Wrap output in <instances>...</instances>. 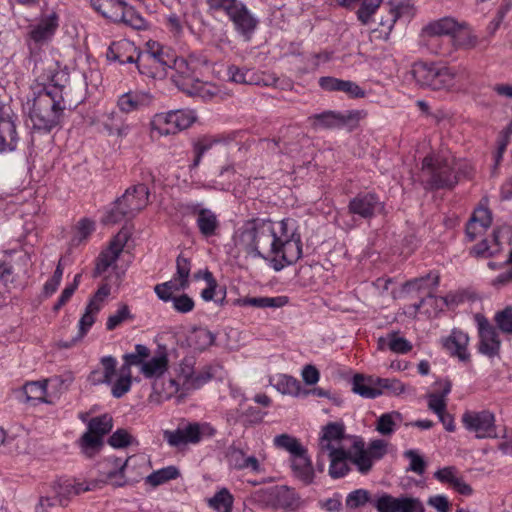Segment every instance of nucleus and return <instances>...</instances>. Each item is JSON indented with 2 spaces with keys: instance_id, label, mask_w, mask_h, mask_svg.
Masks as SVG:
<instances>
[{
  "instance_id": "1",
  "label": "nucleus",
  "mask_w": 512,
  "mask_h": 512,
  "mask_svg": "<svg viewBox=\"0 0 512 512\" xmlns=\"http://www.w3.org/2000/svg\"><path fill=\"white\" fill-rule=\"evenodd\" d=\"M238 252L262 257L274 270L294 264L302 256V241L293 219L280 221L252 220L245 222L233 234Z\"/></svg>"
},
{
  "instance_id": "2",
  "label": "nucleus",
  "mask_w": 512,
  "mask_h": 512,
  "mask_svg": "<svg viewBox=\"0 0 512 512\" xmlns=\"http://www.w3.org/2000/svg\"><path fill=\"white\" fill-rule=\"evenodd\" d=\"M68 82V73L52 62L37 76L23 104L33 129L47 133L61 124Z\"/></svg>"
},
{
  "instance_id": "3",
  "label": "nucleus",
  "mask_w": 512,
  "mask_h": 512,
  "mask_svg": "<svg viewBox=\"0 0 512 512\" xmlns=\"http://www.w3.org/2000/svg\"><path fill=\"white\" fill-rule=\"evenodd\" d=\"M208 371H195L191 359L182 360L167 379L153 382V394L159 401L177 398L182 400L189 392L199 389L211 379Z\"/></svg>"
},
{
  "instance_id": "4",
  "label": "nucleus",
  "mask_w": 512,
  "mask_h": 512,
  "mask_svg": "<svg viewBox=\"0 0 512 512\" xmlns=\"http://www.w3.org/2000/svg\"><path fill=\"white\" fill-rule=\"evenodd\" d=\"M468 175V163L457 161L449 151L432 153L422 163V180L430 188H451L461 176Z\"/></svg>"
},
{
  "instance_id": "5",
  "label": "nucleus",
  "mask_w": 512,
  "mask_h": 512,
  "mask_svg": "<svg viewBox=\"0 0 512 512\" xmlns=\"http://www.w3.org/2000/svg\"><path fill=\"white\" fill-rule=\"evenodd\" d=\"M123 364L117 368L118 361L112 355L102 356L99 365L88 376L92 385H107L114 398H121L127 394L132 387V371L127 358L123 355Z\"/></svg>"
},
{
  "instance_id": "6",
  "label": "nucleus",
  "mask_w": 512,
  "mask_h": 512,
  "mask_svg": "<svg viewBox=\"0 0 512 512\" xmlns=\"http://www.w3.org/2000/svg\"><path fill=\"white\" fill-rule=\"evenodd\" d=\"M169 71L175 85L192 97L209 100L220 93L217 85L211 82H202L195 75V62H189L183 57H173Z\"/></svg>"
},
{
  "instance_id": "7",
  "label": "nucleus",
  "mask_w": 512,
  "mask_h": 512,
  "mask_svg": "<svg viewBox=\"0 0 512 512\" xmlns=\"http://www.w3.org/2000/svg\"><path fill=\"white\" fill-rule=\"evenodd\" d=\"M130 369L133 366L139 367V372L146 379L154 381L167 379L162 377L169 367V356L165 346H159L151 355L150 349L143 344H136L134 351L127 353Z\"/></svg>"
},
{
  "instance_id": "8",
  "label": "nucleus",
  "mask_w": 512,
  "mask_h": 512,
  "mask_svg": "<svg viewBox=\"0 0 512 512\" xmlns=\"http://www.w3.org/2000/svg\"><path fill=\"white\" fill-rule=\"evenodd\" d=\"M412 74L420 86L433 90H450L457 83V71L443 64L419 62L414 64Z\"/></svg>"
},
{
  "instance_id": "9",
  "label": "nucleus",
  "mask_w": 512,
  "mask_h": 512,
  "mask_svg": "<svg viewBox=\"0 0 512 512\" xmlns=\"http://www.w3.org/2000/svg\"><path fill=\"white\" fill-rule=\"evenodd\" d=\"M91 6L104 18L115 22L123 23L135 30H145L148 22L134 7L123 0H90Z\"/></svg>"
},
{
  "instance_id": "10",
  "label": "nucleus",
  "mask_w": 512,
  "mask_h": 512,
  "mask_svg": "<svg viewBox=\"0 0 512 512\" xmlns=\"http://www.w3.org/2000/svg\"><path fill=\"white\" fill-rule=\"evenodd\" d=\"M209 7L223 11L232 21L235 30L249 40L257 26L258 20L240 0H207Z\"/></svg>"
},
{
  "instance_id": "11",
  "label": "nucleus",
  "mask_w": 512,
  "mask_h": 512,
  "mask_svg": "<svg viewBox=\"0 0 512 512\" xmlns=\"http://www.w3.org/2000/svg\"><path fill=\"white\" fill-rule=\"evenodd\" d=\"M260 500L272 509L296 512L304 506L300 495L286 485H277L260 491Z\"/></svg>"
},
{
  "instance_id": "12",
  "label": "nucleus",
  "mask_w": 512,
  "mask_h": 512,
  "mask_svg": "<svg viewBox=\"0 0 512 512\" xmlns=\"http://www.w3.org/2000/svg\"><path fill=\"white\" fill-rule=\"evenodd\" d=\"M59 14L55 10L41 13L29 26L27 44L30 50L49 43L59 27Z\"/></svg>"
},
{
  "instance_id": "13",
  "label": "nucleus",
  "mask_w": 512,
  "mask_h": 512,
  "mask_svg": "<svg viewBox=\"0 0 512 512\" xmlns=\"http://www.w3.org/2000/svg\"><path fill=\"white\" fill-rule=\"evenodd\" d=\"M79 418L87 426V431L81 437L83 448H93L102 446L103 437L108 434L112 427V417L109 414H102L96 417H90L89 413L79 414Z\"/></svg>"
},
{
  "instance_id": "14",
  "label": "nucleus",
  "mask_w": 512,
  "mask_h": 512,
  "mask_svg": "<svg viewBox=\"0 0 512 512\" xmlns=\"http://www.w3.org/2000/svg\"><path fill=\"white\" fill-rule=\"evenodd\" d=\"M462 423L465 429L477 438L499 437L495 425V415L489 410L466 411L462 415Z\"/></svg>"
},
{
  "instance_id": "15",
  "label": "nucleus",
  "mask_w": 512,
  "mask_h": 512,
  "mask_svg": "<svg viewBox=\"0 0 512 512\" xmlns=\"http://www.w3.org/2000/svg\"><path fill=\"white\" fill-rule=\"evenodd\" d=\"M214 434L211 425L204 423H190L178 427L175 431L165 432V439L170 446H178L182 444H195L203 438L210 437Z\"/></svg>"
},
{
  "instance_id": "16",
  "label": "nucleus",
  "mask_w": 512,
  "mask_h": 512,
  "mask_svg": "<svg viewBox=\"0 0 512 512\" xmlns=\"http://www.w3.org/2000/svg\"><path fill=\"white\" fill-rule=\"evenodd\" d=\"M474 320L479 335V352L489 358L499 355L501 341L495 328L489 323L486 317L476 314Z\"/></svg>"
},
{
  "instance_id": "17",
  "label": "nucleus",
  "mask_w": 512,
  "mask_h": 512,
  "mask_svg": "<svg viewBox=\"0 0 512 512\" xmlns=\"http://www.w3.org/2000/svg\"><path fill=\"white\" fill-rule=\"evenodd\" d=\"M148 200L147 186L138 184L128 188L122 197L116 200V208H121V213L128 214L131 218L147 206Z\"/></svg>"
},
{
  "instance_id": "18",
  "label": "nucleus",
  "mask_w": 512,
  "mask_h": 512,
  "mask_svg": "<svg viewBox=\"0 0 512 512\" xmlns=\"http://www.w3.org/2000/svg\"><path fill=\"white\" fill-rule=\"evenodd\" d=\"M191 215L195 219L196 226L200 234L205 238L216 235L220 221L218 215L211 209L205 207L201 203H194L189 206Z\"/></svg>"
},
{
  "instance_id": "19",
  "label": "nucleus",
  "mask_w": 512,
  "mask_h": 512,
  "mask_svg": "<svg viewBox=\"0 0 512 512\" xmlns=\"http://www.w3.org/2000/svg\"><path fill=\"white\" fill-rule=\"evenodd\" d=\"M469 340L470 338L466 332L454 328L449 335L441 338V345L450 356L466 362L470 359Z\"/></svg>"
},
{
  "instance_id": "20",
  "label": "nucleus",
  "mask_w": 512,
  "mask_h": 512,
  "mask_svg": "<svg viewBox=\"0 0 512 512\" xmlns=\"http://www.w3.org/2000/svg\"><path fill=\"white\" fill-rule=\"evenodd\" d=\"M128 240L126 232H119L110 242L109 246L100 253L97 264L96 272L103 274L110 268L115 267V263L122 253Z\"/></svg>"
},
{
  "instance_id": "21",
  "label": "nucleus",
  "mask_w": 512,
  "mask_h": 512,
  "mask_svg": "<svg viewBox=\"0 0 512 512\" xmlns=\"http://www.w3.org/2000/svg\"><path fill=\"white\" fill-rule=\"evenodd\" d=\"M458 23L454 18L443 17L434 21L429 22L423 27L421 31V37L431 45L437 41L439 37L450 36L453 37L455 31L458 28Z\"/></svg>"
},
{
  "instance_id": "22",
  "label": "nucleus",
  "mask_w": 512,
  "mask_h": 512,
  "mask_svg": "<svg viewBox=\"0 0 512 512\" xmlns=\"http://www.w3.org/2000/svg\"><path fill=\"white\" fill-rule=\"evenodd\" d=\"M172 57L153 58L149 55H138L137 68L142 75L153 79H162L169 74Z\"/></svg>"
},
{
  "instance_id": "23",
  "label": "nucleus",
  "mask_w": 512,
  "mask_h": 512,
  "mask_svg": "<svg viewBox=\"0 0 512 512\" xmlns=\"http://www.w3.org/2000/svg\"><path fill=\"white\" fill-rule=\"evenodd\" d=\"M19 137L12 116L0 105V153L14 151Z\"/></svg>"
},
{
  "instance_id": "24",
  "label": "nucleus",
  "mask_w": 512,
  "mask_h": 512,
  "mask_svg": "<svg viewBox=\"0 0 512 512\" xmlns=\"http://www.w3.org/2000/svg\"><path fill=\"white\" fill-rule=\"evenodd\" d=\"M291 452V467L294 476L303 484L309 485L313 482L315 468L313 467L308 450H289Z\"/></svg>"
},
{
  "instance_id": "25",
  "label": "nucleus",
  "mask_w": 512,
  "mask_h": 512,
  "mask_svg": "<svg viewBox=\"0 0 512 512\" xmlns=\"http://www.w3.org/2000/svg\"><path fill=\"white\" fill-rule=\"evenodd\" d=\"M153 102L150 92L144 90H130L119 96L117 106L124 113H131L149 107Z\"/></svg>"
},
{
  "instance_id": "26",
  "label": "nucleus",
  "mask_w": 512,
  "mask_h": 512,
  "mask_svg": "<svg viewBox=\"0 0 512 512\" xmlns=\"http://www.w3.org/2000/svg\"><path fill=\"white\" fill-rule=\"evenodd\" d=\"M382 209L380 200L374 194H360L353 198L349 204L352 214L362 218H371L377 211Z\"/></svg>"
},
{
  "instance_id": "27",
  "label": "nucleus",
  "mask_w": 512,
  "mask_h": 512,
  "mask_svg": "<svg viewBox=\"0 0 512 512\" xmlns=\"http://www.w3.org/2000/svg\"><path fill=\"white\" fill-rule=\"evenodd\" d=\"M492 223L490 211L482 206L476 208L472 217L466 225V235L469 240H475L482 236Z\"/></svg>"
},
{
  "instance_id": "28",
  "label": "nucleus",
  "mask_w": 512,
  "mask_h": 512,
  "mask_svg": "<svg viewBox=\"0 0 512 512\" xmlns=\"http://www.w3.org/2000/svg\"><path fill=\"white\" fill-rule=\"evenodd\" d=\"M99 122L110 136L125 137L130 131V126L115 110L106 111L101 114Z\"/></svg>"
},
{
  "instance_id": "29",
  "label": "nucleus",
  "mask_w": 512,
  "mask_h": 512,
  "mask_svg": "<svg viewBox=\"0 0 512 512\" xmlns=\"http://www.w3.org/2000/svg\"><path fill=\"white\" fill-rule=\"evenodd\" d=\"M386 450H347L349 461L357 470L366 474L372 468L373 461L381 459Z\"/></svg>"
},
{
  "instance_id": "30",
  "label": "nucleus",
  "mask_w": 512,
  "mask_h": 512,
  "mask_svg": "<svg viewBox=\"0 0 512 512\" xmlns=\"http://www.w3.org/2000/svg\"><path fill=\"white\" fill-rule=\"evenodd\" d=\"M135 53V45L127 39H121L111 43L107 50V59L121 64L132 63L135 61Z\"/></svg>"
},
{
  "instance_id": "31",
  "label": "nucleus",
  "mask_w": 512,
  "mask_h": 512,
  "mask_svg": "<svg viewBox=\"0 0 512 512\" xmlns=\"http://www.w3.org/2000/svg\"><path fill=\"white\" fill-rule=\"evenodd\" d=\"M289 298L285 295L275 297H242L236 300L235 304L239 307L256 308H282L287 305Z\"/></svg>"
},
{
  "instance_id": "32",
  "label": "nucleus",
  "mask_w": 512,
  "mask_h": 512,
  "mask_svg": "<svg viewBox=\"0 0 512 512\" xmlns=\"http://www.w3.org/2000/svg\"><path fill=\"white\" fill-rule=\"evenodd\" d=\"M352 391L355 394L367 399H374L381 395L379 387L376 385V377H366L356 374L352 378Z\"/></svg>"
},
{
  "instance_id": "33",
  "label": "nucleus",
  "mask_w": 512,
  "mask_h": 512,
  "mask_svg": "<svg viewBox=\"0 0 512 512\" xmlns=\"http://www.w3.org/2000/svg\"><path fill=\"white\" fill-rule=\"evenodd\" d=\"M377 344L379 350L384 351L389 349L397 354H406L412 349L411 343L396 332L379 337Z\"/></svg>"
},
{
  "instance_id": "34",
  "label": "nucleus",
  "mask_w": 512,
  "mask_h": 512,
  "mask_svg": "<svg viewBox=\"0 0 512 512\" xmlns=\"http://www.w3.org/2000/svg\"><path fill=\"white\" fill-rule=\"evenodd\" d=\"M270 383L281 394L293 397L302 396V386L300 382L287 374H278L271 378Z\"/></svg>"
},
{
  "instance_id": "35",
  "label": "nucleus",
  "mask_w": 512,
  "mask_h": 512,
  "mask_svg": "<svg viewBox=\"0 0 512 512\" xmlns=\"http://www.w3.org/2000/svg\"><path fill=\"white\" fill-rule=\"evenodd\" d=\"M230 467L235 469H249L253 472L260 471V463L255 456L247 455L244 450H229L226 454Z\"/></svg>"
},
{
  "instance_id": "36",
  "label": "nucleus",
  "mask_w": 512,
  "mask_h": 512,
  "mask_svg": "<svg viewBox=\"0 0 512 512\" xmlns=\"http://www.w3.org/2000/svg\"><path fill=\"white\" fill-rule=\"evenodd\" d=\"M171 113L162 112L155 114L150 122L151 134L161 136H168L178 133L177 126L174 124Z\"/></svg>"
},
{
  "instance_id": "37",
  "label": "nucleus",
  "mask_w": 512,
  "mask_h": 512,
  "mask_svg": "<svg viewBox=\"0 0 512 512\" xmlns=\"http://www.w3.org/2000/svg\"><path fill=\"white\" fill-rule=\"evenodd\" d=\"M328 460L330 461L329 475L332 478H340L345 476L349 468V457L347 450H329Z\"/></svg>"
},
{
  "instance_id": "38",
  "label": "nucleus",
  "mask_w": 512,
  "mask_h": 512,
  "mask_svg": "<svg viewBox=\"0 0 512 512\" xmlns=\"http://www.w3.org/2000/svg\"><path fill=\"white\" fill-rule=\"evenodd\" d=\"M188 287L186 283L172 276L169 281L155 285L154 292L161 301L169 302L170 299H173L174 296L186 290Z\"/></svg>"
},
{
  "instance_id": "39",
  "label": "nucleus",
  "mask_w": 512,
  "mask_h": 512,
  "mask_svg": "<svg viewBox=\"0 0 512 512\" xmlns=\"http://www.w3.org/2000/svg\"><path fill=\"white\" fill-rule=\"evenodd\" d=\"M345 435V426L342 422H330L322 427L320 434L321 448H333L332 444L340 442Z\"/></svg>"
},
{
  "instance_id": "40",
  "label": "nucleus",
  "mask_w": 512,
  "mask_h": 512,
  "mask_svg": "<svg viewBox=\"0 0 512 512\" xmlns=\"http://www.w3.org/2000/svg\"><path fill=\"white\" fill-rule=\"evenodd\" d=\"M439 284V276L436 273H429L424 277H420L407 282L404 289L407 292L416 291L418 293L430 294Z\"/></svg>"
},
{
  "instance_id": "41",
  "label": "nucleus",
  "mask_w": 512,
  "mask_h": 512,
  "mask_svg": "<svg viewBox=\"0 0 512 512\" xmlns=\"http://www.w3.org/2000/svg\"><path fill=\"white\" fill-rule=\"evenodd\" d=\"M187 341L191 348L202 351L213 345L215 334L207 328L198 327L190 332Z\"/></svg>"
},
{
  "instance_id": "42",
  "label": "nucleus",
  "mask_w": 512,
  "mask_h": 512,
  "mask_svg": "<svg viewBox=\"0 0 512 512\" xmlns=\"http://www.w3.org/2000/svg\"><path fill=\"white\" fill-rule=\"evenodd\" d=\"M129 458L122 461L120 458L112 457L107 460L112 467L106 473V479L114 487H123L127 481L124 477V471L128 467Z\"/></svg>"
},
{
  "instance_id": "43",
  "label": "nucleus",
  "mask_w": 512,
  "mask_h": 512,
  "mask_svg": "<svg viewBox=\"0 0 512 512\" xmlns=\"http://www.w3.org/2000/svg\"><path fill=\"white\" fill-rule=\"evenodd\" d=\"M23 393L26 402L33 403H50L46 398L47 394V380L32 381L23 386Z\"/></svg>"
},
{
  "instance_id": "44",
  "label": "nucleus",
  "mask_w": 512,
  "mask_h": 512,
  "mask_svg": "<svg viewBox=\"0 0 512 512\" xmlns=\"http://www.w3.org/2000/svg\"><path fill=\"white\" fill-rule=\"evenodd\" d=\"M376 385L381 391V395L386 393L392 396H400L409 393L411 388L397 378L376 377Z\"/></svg>"
},
{
  "instance_id": "45",
  "label": "nucleus",
  "mask_w": 512,
  "mask_h": 512,
  "mask_svg": "<svg viewBox=\"0 0 512 512\" xmlns=\"http://www.w3.org/2000/svg\"><path fill=\"white\" fill-rule=\"evenodd\" d=\"M452 39L455 46L461 49L474 48L478 43L477 36L464 23H458V28L455 31Z\"/></svg>"
},
{
  "instance_id": "46",
  "label": "nucleus",
  "mask_w": 512,
  "mask_h": 512,
  "mask_svg": "<svg viewBox=\"0 0 512 512\" xmlns=\"http://www.w3.org/2000/svg\"><path fill=\"white\" fill-rule=\"evenodd\" d=\"M451 392V383L446 381L441 393H431L427 396L428 407L438 418H442L446 413V397Z\"/></svg>"
},
{
  "instance_id": "47",
  "label": "nucleus",
  "mask_w": 512,
  "mask_h": 512,
  "mask_svg": "<svg viewBox=\"0 0 512 512\" xmlns=\"http://www.w3.org/2000/svg\"><path fill=\"white\" fill-rule=\"evenodd\" d=\"M180 472L175 466H167L153 471L145 478V483L152 487L160 486L170 480L178 478Z\"/></svg>"
},
{
  "instance_id": "48",
  "label": "nucleus",
  "mask_w": 512,
  "mask_h": 512,
  "mask_svg": "<svg viewBox=\"0 0 512 512\" xmlns=\"http://www.w3.org/2000/svg\"><path fill=\"white\" fill-rule=\"evenodd\" d=\"M432 293L433 292L427 294V296L421 299L418 304L414 305V312H417L419 309L423 308L425 314L432 316L435 315L438 311H441L447 305L445 298L434 296Z\"/></svg>"
},
{
  "instance_id": "49",
  "label": "nucleus",
  "mask_w": 512,
  "mask_h": 512,
  "mask_svg": "<svg viewBox=\"0 0 512 512\" xmlns=\"http://www.w3.org/2000/svg\"><path fill=\"white\" fill-rule=\"evenodd\" d=\"M411 10L412 7L408 2L400 3L390 8L389 16L386 19L381 18L379 22V25L386 29V37L393 29L397 19L404 16L405 14H409Z\"/></svg>"
},
{
  "instance_id": "50",
  "label": "nucleus",
  "mask_w": 512,
  "mask_h": 512,
  "mask_svg": "<svg viewBox=\"0 0 512 512\" xmlns=\"http://www.w3.org/2000/svg\"><path fill=\"white\" fill-rule=\"evenodd\" d=\"M360 6L356 12L357 19L367 25L372 21L373 16L380 8L383 0H359Z\"/></svg>"
},
{
  "instance_id": "51",
  "label": "nucleus",
  "mask_w": 512,
  "mask_h": 512,
  "mask_svg": "<svg viewBox=\"0 0 512 512\" xmlns=\"http://www.w3.org/2000/svg\"><path fill=\"white\" fill-rule=\"evenodd\" d=\"M233 500L228 489L223 488L210 498L208 503L217 512H232Z\"/></svg>"
},
{
  "instance_id": "52",
  "label": "nucleus",
  "mask_w": 512,
  "mask_h": 512,
  "mask_svg": "<svg viewBox=\"0 0 512 512\" xmlns=\"http://www.w3.org/2000/svg\"><path fill=\"white\" fill-rule=\"evenodd\" d=\"M108 443L113 448H126L139 445L137 439L126 429H117L110 436Z\"/></svg>"
},
{
  "instance_id": "53",
  "label": "nucleus",
  "mask_w": 512,
  "mask_h": 512,
  "mask_svg": "<svg viewBox=\"0 0 512 512\" xmlns=\"http://www.w3.org/2000/svg\"><path fill=\"white\" fill-rule=\"evenodd\" d=\"M53 492L56 494L57 502L60 506H66L72 495L80 494V490L68 480L55 485Z\"/></svg>"
},
{
  "instance_id": "54",
  "label": "nucleus",
  "mask_w": 512,
  "mask_h": 512,
  "mask_svg": "<svg viewBox=\"0 0 512 512\" xmlns=\"http://www.w3.org/2000/svg\"><path fill=\"white\" fill-rule=\"evenodd\" d=\"M178 132L189 128L196 120V114L191 109H179L170 111Z\"/></svg>"
},
{
  "instance_id": "55",
  "label": "nucleus",
  "mask_w": 512,
  "mask_h": 512,
  "mask_svg": "<svg viewBox=\"0 0 512 512\" xmlns=\"http://www.w3.org/2000/svg\"><path fill=\"white\" fill-rule=\"evenodd\" d=\"M314 126L317 128H333L344 123V118L335 112L327 111L313 117Z\"/></svg>"
},
{
  "instance_id": "56",
  "label": "nucleus",
  "mask_w": 512,
  "mask_h": 512,
  "mask_svg": "<svg viewBox=\"0 0 512 512\" xmlns=\"http://www.w3.org/2000/svg\"><path fill=\"white\" fill-rule=\"evenodd\" d=\"M251 85L274 86V87L285 88V87H289L290 83H286L284 85L275 76V74L270 73V72H263V71H255L254 70V72H253V82H251Z\"/></svg>"
},
{
  "instance_id": "57",
  "label": "nucleus",
  "mask_w": 512,
  "mask_h": 512,
  "mask_svg": "<svg viewBox=\"0 0 512 512\" xmlns=\"http://www.w3.org/2000/svg\"><path fill=\"white\" fill-rule=\"evenodd\" d=\"M253 72L254 70L239 68L235 65H231L227 69L229 80L237 84L251 85V82H253Z\"/></svg>"
},
{
  "instance_id": "58",
  "label": "nucleus",
  "mask_w": 512,
  "mask_h": 512,
  "mask_svg": "<svg viewBox=\"0 0 512 512\" xmlns=\"http://www.w3.org/2000/svg\"><path fill=\"white\" fill-rule=\"evenodd\" d=\"M211 149L215 152H220L225 150V146L218 140L209 143L205 141L198 142L194 147L195 159L193 161L192 168L197 167L201 161V157Z\"/></svg>"
},
{
  "instance_id": "59",
  "label": "nucleus",
  "mask_w": 512,
  "mask_h": 512,
  "mask_svg": "<svg viewBox=\"0 0 512 512\" xmlns=\"http://www.w3.org/2000/svg\"><path fill=\"white\" fill-rule=\"evenodd\" d=\"M110 294V287L108 285L101 286L93 297L89 300L86 308L96 314L103 308L108 296Z\"/></svg>"
},
{
  "instance_id": "60",
  "label": "nucleus",
  "mask_w": 512,
  "mask_h": 512,
  "mask_svg": "<svg viewBox=\"0 0 512 512\" xmlns=\"http://www.w3.org/2000/svg\"><path fill=\"white\" fill-rule=\"evenodd\" d=\"M96 316V313L88 310L87 308L85 309V313L82 315L78 323V334L72 340V344L80 341L88 333V331L95 323Z\"/></svg>"
},
{
  "instance_id": "61",
  "label": "nucleus",
  "mask_w": 512,
  "mask_h": 512,
  "mask_svg": "<svg viewBox=\"0 0 512 512\" xmlns=\"http://www.w3.org/2000/svg\"><path fill=\"white\" fill-rule=\"evenodd\" d=\"M169 302L172 303V308L181 314H187L195 307L194 300L185 293L174 296Z\"/></svg>"
},
{
  "instance_id": "62",
  "label": "nucleus",
  "mask_w": 512,
  "mask_h": 512,
  "mask_svg": "<svg viewBox=\"0 0 512 512\" xmlns=\"http://www.w3.org/2000/svg\"><path fill=\"white\" fill-rule=\"evenodd\" d=\"M397 512H425L422 502L418 498L398 497Z\"/></svg>"
},
{
  "instance_id": "63",
  "label": "nucleus",
  "mask_w": 512,
  "mask_h": 512,
  "mask_svg": "<svg viewBox=\"0 0 512 512\" xmlns=\"http://www.w3.org/2000/svg\"><path fill=\"white\" fill-rule=\"evenodd\" d=\"M495 322L504 334H512V308H505L495 315Z\"/></svg>"
},
{
  "instance_id": "64",
  "label": "nucleus",
  "mask_w": 512,
  "mask_h": 512,
  "mask_svg": "<svg viewBox=\"0 0 512 512\" xmlns=\"http://www.w3.org/2000/svg\"><path fill=\"white\" fill-rule=\"evenodd\" d=\"M398 498L390 494H382L374 503L378 512H397Z\"/></svg>"
}]
</instances>
